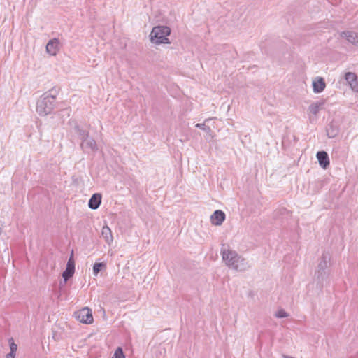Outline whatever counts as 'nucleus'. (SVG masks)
Instances as JSON below:
<instances>
[{
    "mask_svg": "<svg viewBox=\"0 0 358 358\" xmlns=\"http://www.w3.org/2000/svg\"><path fill=\"white\" fill-rule=\"evenodd\" d=\"M222 257L226 265L236 271L243 272L250 268L249 262L240 256L236 251L231 250H222Z\"/></svg>",
    "mask_w": 358,
    "mask_h": 358,
    "instance_id": "1",
    "label": "nucleus"
},
{
    "mask_svg": "<svg viewBox=\"0 0 358 358\" xmlns=\"http://www.w3.org/2000/svg\"><path fill=\"white\" fill-rule=\"evenodd\" d=\"M57 90L52 89L45 92L36 103V112L41 116H46L52 113L55 108Z\"/></svg>",
    "mask_w": 358,
    "mask_h": 358,
    "instance_id": "2",
    "label": "nucleus"
},
{
    "mask_svg": "<svg viewBox=\"0 0 358 358\" xmlns=\"http://www.w3.org/2000/svg\"><path fill=\"white\" fill-rule=\"evenodd\" d=\"M171 33V29L166 26L155 27L150 34V40L156 44L169 43L168 36Z\"/></svg>",
    "mask_w": 358,
    "mask_h": 358,
    "instance_id": "3",
    "label": "nucleus"
},
{
    "mask_svg": "<svg viewBox=\"0 0 358 358\" xmlns=\"http://www.w3.org/2000/svg\"><path fill=\"white\" fill-rule=\"evenodd\" d=\"M330 259L331 257L328 253L322 254V258L317 266V270L315 273L318 279H323L324 277L326 275V270L329 266Z\"/></svg>",
    "mask_w": 358,
    "mask_h": 358,
    "instance_id": "4",
    "label": "nucleus"
},
{
    "mask_svg": "<svg viewBox=\"0 0 358 358\" xmlns=\"http://www.w3.org/2000/svg\"><path fill=\"white\" fill-rule=\"evenodd\" d=\"M74 315L76 320L82 323L91 324L93 322L92 311L87 307L75 312Z\"/></svg>",
    "mask_w": 358,
    "mask_h": 358,
    "instance_id": "5",
    "label": "nucleus"
},
{
    "mask_svg": "<svg viewBox=\"0 0 358 358\" xmlns=\"http://www.w3.org/2000/svg\"><path fill=\"white\" fill-rule=\"evenodd\" d=\"M74 271L75 263L73 259V253L72 252L68 260L66 270L62 273V277L64 280V282H66L70 278L73 276Z\"/></svg>",
    "mask_w": 358,
    "mask_h": 358,
    "instance_id": "6",
    "label": "nucleus"
},
{
    "mask_svg": "<svg viewBox=\"0 0 358 358\" xmlns=\"http://www.w3.org/2000/svg\"><path fill=\"white\" fill-rule=\"evenodd\" d=\"M81 148L86 152H94L98 150L96 141L92 138H85L81 142Z\"/></svg>",
    "mask_w": 358,
    "mask_h": 358,
    "instance_id": "7",
    "label": "nucleus"
},
{
    "mask_svg": "<svg viewBox=\"0 0 358 358\" xmlns=\"http://www.w3.org/2000/svg\"><path fill=\"white\" fill-rule=\"evenodd\" d=\"M345 79L354 92H358L357 76L355 73L348 72L345 75Z\"/></svg>",
    "mask_w": 358,
    "mask_h": 358,
    "instance_id": "8",
    "label": "nucleus"
},
{
    "mask_svg": "<svg viewBox=\"0 0 358 358\" xmlns=\"http://www.w3.org/2000/svg\"><path fill=\"white\" fill-rule=\"evenodd\" d=\"M225 220V213L220 210H216L210 216V220L213 225L220 226Z\"/></svg>",
    "mask_w": 358,
    "mask_h": 358,
    "instance_id": "9",
    "label": "nucleus"
},
{
    "mask_svg": "<svg viewBox=\"0 0 358 358\" xmlns=\"http://www.w3.org/2000/svg\"><path fill=\"white\" fill-rule=\"evenodd\" d=\"M341 37L345 38L346 40L354 45H358V34L352 31H343L340 34Z\"/></svg>",
    "mask_w": 358,
    "mask_h": 358,
    "instance_id": "10",
    "label": "nucleus"
},
{
    "mask_svg": "<svg viewBox=\"0 0 358 358\" xmlns=\"http://www.w3.org/2000/svg\"><path fill=\"white\" fill-rule=\"evenodd\" d=\"M316 157L320 166L326 169L329 165V159L327 153L325 151H319Z\"/></svg>",
    "mask_w": 358,
    "mask_h": 358,
    "instance_id": "11",
    "label": "nucleus"
},
{
    "mask_svg": "<svg viewBox=\"0 0 358 358\" xmlns=\"http://www.w3.org/2000/svg\"><path fill=\"white\" fill-rule=\"evenodd\" d=\"M326 87V84L324 78L322 77H317L313 81V88L315 93L322 92Z\"/></svg>",
    "mask_w": 358,
    "mask_h": 358,
    "instance_id": "12",
    "label": "nucleus"
},
{
    "mask_svg": "<svg viewBox=\"0 0 358 358\" xmlns=\"http://www.w3.org/2000/svg\"><path fill=\"white\" fill-rule=\"evenodd\" d=\"M59 45V40L57 38L52 39L46 45V51L52 55H55Z\"/></svg>",
    "mask_w": 358,
    "mask_h": 358,
    "instance_id": "13",
    "label": "nucleus"
},
{
    "mask_svg": "<svg viewBox=\"0 0 358 358\" xmlns=\"http://www.w3.org/2000/svg\"><path fill=\"white\" fill-rule=\"evenodd\" d=\"M101 202V196L99 194H94L89 201V208L92 210L97 209Z\"/></svg>",
    "mask_w": 358,
    "mask_h": 358,
    "instance_id": "14",
    "label": "nucleus"
},
{
    "mask_svg": "<svg viewBox=\"0 0 358 358\" xmlns=\"http://www.w3.org/2000/svg\"><path fill=\"white\" fill-rule=\"evenodd\" d=\"M101 235L108 245L112 243L113 237L112 235V231L108 226L103 227L101 230Z\"/></svg>",
    "mask_w": 358,
    "mask_h": 358,
    "instance_id": "15",
    "label": "nucleus"
},
{
    "mask_svg": "<svg viewBox=\"0 0 358 358\" xmlns=\"http://www.w3.org/2000/svg\"><path fill=\"white\" fill-rule=\"evenodd\" d=\"M324 104V101H315L311 103L308 108L309 112L316 116L319 111L322 108Z\"/></svg>",
    "mask_w": 358,
    "mask_h": 358,
    "instance_id": "16",
    "label": "nucleus"
},
{
    "mask_svg": "<svg viewBox=\"0 0 358 358\" xmlns=\"http://www.w3.org/2000/svg\"><path fill=\"white\" fill-rule=\"evenodd\" d=\"M338 133V127L332 124H329V127L327 129V134L329 138L336 137Z\"/></svg>",
    "mask_w": 358,
    "mask_h": 358,
    "instance_id": "17",
    "label": "nucleus"
},
{
    "mask_svg": "<svg viewBox=\"0 0 358 358\" xmlns=\"http://www.w3.org/2000/svg\"><path fill=\"white\" fill-rule=\"evenodd\" d=\"M106 267V264L103 262L95 263L93 266V273L94 275H97L100 271Z\"/></svg>",
    "mask_w": 358,
    "mask_h": 358,
    "instance_id": "18",
    "label": "nucleus"
},
{
    "mask_svg": "<svg viewBox=\"0 0 358 358\" xmlns=\"http://www.w3.org/2000/svg\"><path fill=\"white\" fill-rule=\"evenodd\" d=\"M76 131L80 137L81 141L83 139L89 137V134L86 131L80 129L78 127H76Z\"/></svg>",
    "mask_w": 358,
    "mask_h": 358,
    "instance_id": "19",
    "label": "nucleus"
},
{
    "mask_svg": "<svg viewBox=\"0 0 358 358\" xmlns=\"http://www.w3.org/2000/svg\"><path fill=\"white\" fill-rule=\"evenodd\" d=\"M113 358H124V355L123 353L122 349L120 347H118L114 352Z\"/></svg>",
    "mask_w": 358,
    "mask_h": 358,
    "instance_id": "20",
    "label": "nucleus"
},
{
    "mask_svg": "<svg viewBox=\"0 0 358 358\" xmlns=\"http://www.w3.org/2000/svg\"><path fill=\"white\" fill-rule=\"evenodd\" d=\"M17 344H15L13 339H10V352L9 353H12L13 355H15V352L17 351Z\"/></svg>",
    "mask_w": 358,
    "mask_h": 358,
    "instance_id": "21",
    "label": "nucleus"
},
{
    "mask_svg": "<svg viewBox=\"0 0 358 358\" xmlns=\"http://www.w3.org/2000/svg\"><path fill=\"white\" fill-rule=\"evenodd\" d=\"M278 318H284L288 317V314L284 310L281 309L277 311L275 314Z\"/></svg>",
    "mask_w": 358,
    "mask_h": 358,
    "instance_id": "22",
    "label": "nucleus"
},
{
    "mask_svg": "<svg viewBox=\"0 0 358 358\" xmlns=\"http://www.w3.org/2000/svg\"><path fill=\"white\" fill-rule=\"evenodd\" d=\"M196 127L204 131H210V127L206 126L205 124L198 123L196 124Z\"/></svg>",
    "mask_w": 358,
    "mask_h": 358,
    "instance_id": "23",
    "label": "nucleus"
},
{
    "mask_svg": "<svg viewBox=\"0 0 358 358\" xmlns=\"http://www.w3.org/2000/svg\"><path fill=\"white\" fill-rule=\"evenodd\" d=\"M15 355H13L12 353H8L7 355H6V358H15Z\"/></svg>",
    "mask_w": 358,
    "mask_h": 358,
    "instance_id": "24",
    "label": "nucleus"
},
{
    "mask_svg": "<svg viewBox=\"0 0 358 358\" xmlns=\"http://www.w3.org/2000/svg\"><path fill=\"white\" fill-rule=\"evenodd\" d=\"M113 358V357H112Z\"/></svg>",
    "mask_w": 358,
    "mask_h": 358,
    "instance_id": "25",
    "label": "nucleus"
}]
</instances>
